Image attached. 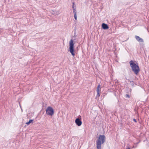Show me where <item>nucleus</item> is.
<instances>
[{
  "label": "nucleus",
  "mask_w": 149,
  "mask_h": 149,
  "mask_svg": "<svg viewBox=\"0 0 149 149\" xmlns=\"http://www.w3.org/2000/svg\"><path fill=\"white\" fill-rule=\"evenodd\" d=\"M75 123L78 126H80L82 124V122L79 118H77L75 120Z\"/></svg>",
  "instance_id": "39448f33"
},
{
  "label": "nucleus",
  "mask_w": 149,
  "mask_h": 149,
  "mask_svg": "<svg viewBox=\"0 0 149 149\" xmlns=\"http://www.w3.org/2000/svg\"><path fill=\"white\" fill-rule=\"evenodd\" d=\"M102 27L103 29L105 30L109 28L108 25L104 23L102 24Z\"/></svg>",
  "instance_id": "423d86ee"
},
{
  "label": "nucleus",
  "mask_w": 149,
  "mask_h": 149,
  "mask_svg": "<svg viewBox=\"0 0 149 149\" xmlns=\"http://www.w3.org/2000/svg\"><path fill=\"white\" fill-rule=\"evenodd\" d=\"M126 97H128V98H129V97H130V96H129V95H128V94H126Z\"/></svg>",
  "instance_id": "ddd939ff"
},
{
  "label": "nucleus",
  "mask_w": 149,
  "mask_h": 149,
  "mask_svg": "<svg viewBox=\"0 0 149 149\" xmlns=\"http://www.w3.org/2000/svg\"><path fill=\"white\" fill-rule=\"evenodd\" d=\"M135 38L136 40L139 42H141L143 41V39L138 36H135Z\"/></svg>",
  "instance_id": "0eeeda50"
},
{
  "label": "nucleus",
  "mask_w": 149,
  "mask_h": 149,
  "mask_svg": "<svg viewBox=\"0 0 149 149\" xmlns=\"http://www.w3.org/2000/svg\"><path fill=\"white\" fill-rule=\"evenodd\" d=\"M74 17L75 19L76 20L77 19V16L76 15V14H74Z\"/></svg>",
  "instance_id": "9b49d317"
},
{
  "label": "nucleus",
  "mask_w": 149,
  "mask_h": 149,
  "mask_svg": "<svg viewBox=\"0 0 149 149\" xmlns=\"http://www.w3.org/2000/svg\"><path fill=\"white\" fill-rule=\"evenodd\" d=\"M73 42V40L72 39H71L69 41V51L73 56L75 55V54L74 53Z\"/></svg>",
  "instance_id": "7ed1b4c3"
},
{
  "label": "nucleus",
  "mask_w": 149,
  "mask_h": 149,
  "mask_svg": "<svg viewBox=\"0 0 149 149\" xmlns=\"http://www.w3.org/2000/svg\"><path fill=\"white\" fill-rule=\"evenodd\" d=\"M33 120H29V122H28L26 123V124L27 125L31 123L33 121Z\"/></svg>",
  "instance_id": "1a4fd4ad"
},
{
  "label": "nucleus",
  "mask_w": 149,
  "mask_h": 149,
  "mask_svg": "<svg viewBox=\"0 0 149 149\" xmlns=\"http://www.w3.org/2000/svg\"><path fill=\"white\" fill-rule=\"evenodd\" d=\"M73 12L74 13V14H76V11L75 9H74L73 6Z\"/></svg>",
  "instance_id": "9d476101"
},
{
  "label": "nucleus",
  "mask_w": 149,
  "mask_h": 149,
  "mask_svg": "<svg viewBox=\"0 0 149 149\" xmlns=\"http://www.w3.org/2000/svg\"><path fill=\"white\" fill-rule=\"evenodd\" d=\"M97 92V97H99L100 96V94L99 93L100 92Z\"/></svg>",
  "instance_id": "f8f14e48"
},
{
  "label": "nucleus",
  "mask_w": 149,
  "mask_h": 149,
  "mask_svg": "<svg viewBox=\"0 0 149 149\" xmlns=\"http://www.w3.org/2000/svg\"><path fill=\"white\" fill-rule=\"evenodd\" d=\"M106 138L104 135H100L97 140V149H101V145L104 143L105 141Z\"/></svg>",
  "instance_id": "f257e3e1"
},
{
  "label": "nucleus",
  "mask_w": 149,
  "mask_h": 149,
  "mask_svg": "<svg viewBox=\"0 0 149 149\" xmlns=\"http://www.w3.org/2000/svg\"><path fill=\"white\" fill-rule=\"evenodd\" d=\"M46 113L48 115L52 116L54 114V111L53 108L48 107L46 110Z\"/></svg>",
  "instance_id": "20e7f679"
},
{
  "label": "nucleus",
  "mask_w": 149,
  "mask_h": 149,
  "mask_svg": "<svg viewBox=\"0 0 149 149\" xmlns=\"http://www.w3.org/2000/svg\"><path fill=\"white\" fill-rule=\"evenodd\" d=\"M135 62L131 61L130 62V64L132 71L136 74H137L139 71V69L138 64L135 63Z\"/></svg>",
  "instance_id": "f03ea898"
},
{
  "label": "nucleus",
  "mask_w": 149,
  "mask_h": 149,
  "mask_svg": "<svg viewBox=\"0 0 149 149\" xmlns=\"http://www.w3.org/2000/svg\"><path fill=\"white\" fill-rule=\"evenodd\" d=\"M100 85H98V86L97 87V92H100Z\"/></svg>",
  "instance_id": "6e6552de"
},
{
  "label": "nucleus",
  "mask_w": 149,
  "mask_h": 149,
  "mask_svg": "<svg viewBox=\"0 0 149 149\" xmlns=\"http://www.w3.org/2000/svg\"><path fill=\"white\" fill-rule=\"evenodd\" d=\"M133 120H134V122H136V119H133Z\"/></svg>",
  "instance_id": "4468645a"
}]
</instances>
